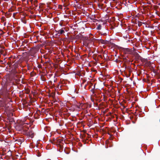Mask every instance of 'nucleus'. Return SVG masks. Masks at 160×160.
I'll return each mask as SVG.
<instances>
[{"label": "nucleus", "mask_w": 160, "mask_h": 160, "mask_svg": "<svg viewBox=\"0 0 160 160\" xmlns=\"http://www.w3.org/2000/svg\"><path fill=\"white\" fill-rule=\"evenodd\" d=\"M66 105V103H65L64 104V106H65Z\"/></svg>", "instance_id": "16"}, {"label": "nucleus", "mask_w": 160, "mask_h": 160, "mask_svg": "<svg viewBox=\"0 0 160 160\" xmlns=\"http://www.w3.org/2000/svg\"><path fill=\"white\" fill-rule=\"evenodd\" d=\"M95 124V121H94V122H93V121H90L88 123V126H89V127H90L92 126L93 125H94V124Z\"/></svg>", "instance_id": "6"}, {"label": "nucleus", "mask_w": 160, "mask_h": 160, "mask_svg": "<svg viewBox=\"0 0 160 160\" xmlns=\"http://www.w3.org/2000/svg\"><path fill=\"white\" fill-rule=\"evenodd\" d=\"M58 123H59V125L60 126H62L64 124V122H63V121H60V122H58Z\"/></svg>", "instance_id": "9"}, {"label": "nucleus", "mask_w": 160, "mask_h": 160, "mask_svg": "<svg viewBox=\"0 0 160 160\" xmlns=\"http://www.w3.org/2000/svg\"><path fill=\"white\" fill-rule=\"evenodd\" d=\"M101 131H102L103 132H105V133H106V131H105L104 130V128H103V129H101Z\"/></svg>", "instance_id": "13"}, {"label": "nucleus", "mask_w": 160, "mask_h": 160, "mask_svg": "<svg viewBox=\"0 0 160 160\" xmlns=\"http://www.w3.org/2000/svg\"><path fill=\"white\" fill-rule=\"evenodd\" d=\"M132 122L133 123H135V122H134V121L132 120Z\"/></svg>", "instance_id": "14"}, {"label": "nucleus", "mask_w": 160, "mask_h": 160, "mask_svg": "<svg viewBox=\"0 0 160 160\" xmlns=\"http://www.w3.org/2000/svg\"><path fill=\"white\" fill-rule=\"evenodd\" d=\"M82 105L81 106V105H76L74 104L72 105L71 107H68V109L71 111L73 112L75 111H79L82 109H83Z\"/></svg>", "instance_id": "2"}, {"label": "nucleus", "mask_w": 160, "mask_h": 160, "mask_svg": "<svg viewBox=\"0 0 160 160\" xmlns=\"http://www.w3.org/2000/svg\"><path fill=\"white\" fill-rule=\"evenodd\" d=\"M57 80V79L55 78V76H54V82H56Z\"/></svg>", "instance_id": "12"}, {"label": "nucleus", "mask_w": 160, "mask_h": 160, "mask_svg": "<svg viewBox=\"0 0 160 160\" xmlns=\"http://www.w3.org/2000/svg\"><path fill=\"white\" fill-rule=\"evenodd\" d=\"M24 140H23V138H21V139H17L15 141L16 142H18V143H18V144H21L22 142H23V141Z\"/></svg>", "instance_id": "7"}, {"label": "nucleus", "mask_w": 160, "mask_h": 160, "mask_svg": "<svg viewBox=\"0 0 160 160\" xmlns=\"http://www.w3.org/2000/svg\"><path fill=\"white\" fill-rule=\"evenodd\" d=\"M108 134L110 135L109 133H108Z\"/></svg>", "instance_id": "21"}, {"label": "nucleus", "mask_w": 160, "mask_h": 160, "mask_svg": "<svg viewBox=\"0 0 160 160\" xmlns=\"http://www.w3.org/2000/svg\"><path fill=\"white\" fill-rule=\"evenodd\" d=\"M63 140L62 139H56L55 142H57V143H62V142L63 141Z\"/></svg>", "instance_id": "8"}, {"label": "nucleus", "mask_w": 160, "mask_h": 160, "mask_svg": "<svg viewBox=\"0 0 160 160\" xmlns=\"http://www.w3.org/2000/svg\"><path fill=\"white\" fill-rule=\"evenodd\" d=\"M116 121H115V120H114V122H115Z\"/></svg>", "instance_id": "20"}, {"label": "nucleus", "mask_w": 160, "mask_h": 160, "mask_svg": "<svg viewBox=\"0 0 160 160\" xmlns=\"http://www.w3.org/2000/svg\"><path fill=\"white\" fill-rule=\"evenodd\" d=\"M26 134L27 136H29L31 138H33L34 136V133L33 131L31 130H30L29 132H26Z\"/></svg>", "instance_id": "3"}, {"label": "nucleus", "mask_w": 160, "mask_h": 160, "mask_svg": "<svg viewBox=\"0 0 160 160\" xmlns=\"http://www.w3.org/2000/svg\"><path fill=\"white\" fill-rule=\"evenodd\" d=\"M102 35H103V36H106L107 35V34L106 33H103L102 32L101 33Z\"/></svg>", "instance_id": "11"}, {"label": "nucleus", "mask_w": 160, "mask_h": 160, "mask_svg": "<svg viewBox=\"0 0 160 160\" xmlns=\"http://www.w3.org/2000/svg\"><path fill=\"white\" fill-rule=\"evenodd\" d=\"M86 136L85 135H80V138L81 139H82V141L85 143L87 142L86 141V139L88 140V139L87 138H86Z\"/></svg>", "instance_id": "4"}, {"label": "nucleus", "mask_w": 160, "mask_h": 160, "mask_svg": "<svg viewBox=\"0 0 160 160\" xmlns=\"http://www.w3.org/2000/svg\"><path fill=\"white\" fill-rule=\"evenodd\" d=\"M83 132H84V133H85V132H86V131L84 130V131H83Z\"/></svg>", "instance_id": "18"}, {"label": "nucleus", "mask_w": 160, "mask_h": 160, "mask_svg": "<svg viewBox=\"0 0 160 160\" xmlns=\"http://www.w3.org/2000/svg\"><path fill=\"white\" fill-rule=\"evenodd\" d=\"M109 139H110V140H112V138L111 137H109Z\"/></svg>", "instance_id": "15"}, {"label": "nucleus", "mask_w": 160, "mask_h": 160, "mask_svg": "<svg viewBox=\"0 0 160 160\" xmlns=\"http://www.w3.org/2000/svg\"><path fill=\"white\" fill-rule=\"evenodd\" d=\"M87 135H88V138H89L90 137H89V134H88L87 133Z\"/></svg>", "instance_id": "17"}, {"label": "nucleus", "mask_w": 160, "mask_h": 160, "mask_svg": "<svg viewBox=\"0 0 160 160\" xmlns=\"http://www.w3.org/2000/svg\"><path fill=\"white\" fill-rule=\"evenodd\" d=\"M65 29V28H62L61 29L59 30L58 31L55 30V32H58V33L60 34H63L65 32L64 31Z\"/></svg>", "instance_id": "5"}, {"label": "nucleus", "mask_w": 160, "mask_h": 160, "mask_svg": "<svg viewBox=\"0 0 160 160\" xmlns=\"http://www.w3.org/2000/svg\"><path fill=\"white\" fill-rule=\"evenodd\" d=\"M13 121H9V122H12ZM15 123L16 126L20 128V130H22L25 132L27 131L29 128L32 124L33 122H29V123L26 122V121H13Z\"/></svg>", "instance_id": "1"}, {"label": "nucleus", "mask_w": 160, "mask_h": 160, "mask_svg": "<svg viewBox=\"0 0 160 160\" xmlns=\"http://www.w3.org/2000/svg\"><path fill=\"white\" fill-rule=\"evenodd\" d=\"M75 90H75V89H74V91H75Z\"/></svg>", "instance_id": "19"}, {"label": "nucleus", "mask_w": 160, "mask_h": 160, "mask_svg": "<svg viewBox=\"0 0 160 160\" xmlns=\"http://www.w3.org/2000/svg\"><path fill=\"white\" fill-rule=\"evenodd\" d=\"M96 29L97 30H101V25L100 24L98 25L96 28Z\"/></svg>", "instance_id": "10"}]
</instances>
